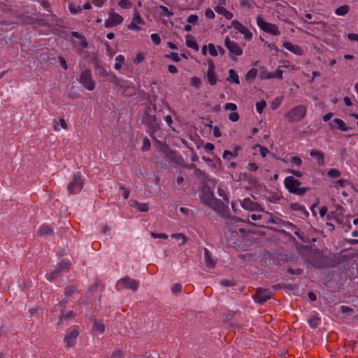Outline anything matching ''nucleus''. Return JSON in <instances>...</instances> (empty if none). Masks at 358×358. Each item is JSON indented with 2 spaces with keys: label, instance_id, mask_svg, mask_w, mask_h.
<instances>
[{
  "label": "nucleus",
  "instance_id": "f257e3e1",
  "mask_svg": "<svg viewBox=\"0 0 358 358\" xmlns=\"http://www.w3.org/2000/svg\"><path fill=\"white\" fill-rule=\"evenodd\" d=\"M216 182L214 179H209L207 184L202 189L201 201L215 211H220L223 208V203L214 196L213 189Z\"/></svg>",
  "mask_w": 358,
  "mask_h": 358
},
{
  "label": "nucleus",
  "instance_id": "f03ea898",
  "mask_svg": "<svg viewBox=\"0 0 358 358\" xmlns=\"http://www.w3.org/2000/svg\"><path fill=\"white\" fill-rule=\"evenodd\" d=\"M155 106H147L142 120L143 124L148 127V132L151 137L152 134L159 129V122L155 117Z\"/></svg>",
  "mask_w": 358,
  "mask_h": 358
},
{
  "label": "nucleus",
  "instance_id": "7ed1b4c3",
  "mask_svg": "<svg viewBox=\"0 0 358 358\" xmlns=\"http://www.w3.org/2000/svg\"><path fill=\"white\" fill-rule=\"evenodd\" d=\"M306 107L304 105H298L286 113L284 117L289 122H299L306 116Z\"/></svg>",
  "mask_w": 358,
  "mask_h": 358
},
{
  "label": "nucleus",
  "instance_id": "20e7f679",
  "mask_svg": "<svg viewBox=\"0 0 358 358\" xmlns=\"http://www.w3.org/2000/svg\"><path fill=\"white\" fill-rule=\"evenodd\" d=\"M285 187L290 193L296 195H303L307 190V188L300 187L301 182L293 176H287L284 180Z\"/></svg>",
  "mask_w": 358,
  "mask_h": 358
},
{
  "label": "nucleus",
  "instance_id": "39448f33",
  "mask_svg": "<svg viewBox=\"0 0 358 358\" xmlns=\"http://www.w3.org/2000/svg\"><path fill=\"white\" fill-rule=\"evenodd\" d=\"M79 80L82 85L89 91L95 88V82L92 78V72L89 69H85L80 73Z\"/></svg>",
  "mask_w": 358,
  "mask_h": 358
},
{
  "label": "nucleus",
  "instance_id": "423d86ee",
  "mask_svg": "<svg viewBox=\"0 0 358 358\" xmlns=\"http://www.w3.org/2000/svg\"><path fill=\"white\" fill-rule=\"evenodd\" d=\"M257 24L262 30L266 33L273 36L280 34V31L275 24L266 22L260 16H257Z\"/></svg>",
  "mask_w": 358,
  "mask_h": 358
},
{
  "label": "nucleus",
  "instance_id": "0eeeda50",
  "mask_svg": "<svg viewBox=\"0 0 358 358\" xmlns=\"http://www.w3.org/2000/svg\"><path fill=\"white\" fill-rule=\"evenodd\" d=\"M83 187V180L80 175L74 174L73 180L68 185V191L71 194L79 193Z\"/></svg>",
  "mask_w": 358,
  "mask_h": 358
},
{
  "label": "nucleus",
  "instance_id": "6e6552de",
  "mask_svg": "<svg viewBox=\"0 0 358 358\" xmlns=\"http://www.w3.org/2000/svg\"><path fill=\"white\" fill-rule=\"evenodd\" d=\"M116 287L117 289L122 287L128 288L136 292L138 287V282L130 278L129 276H125L117 281Z\"/></svg>",
  "mask_w": 358,
  "mask_h": 358
},
{
  "label": "nucleus",
  "instance_id": "1a4fd4ad",
  "mask_svg": "<svg viewBox=\"0 0 358 358\" xmlns=\"http://www.w3.org/2000/svg\"><path fill=\"white\" fill-rule=\"evenodd\" d=\"M123 20V17L114 11H111L108 14V17L105 20L104 26L106 28L115 27L121 24Z\"/></svg>",
  "mask_w": 358,
  "mask_h": 358
},
{
  "label": "nucleus",
  "instance_id": "9d476101",
  "mask_svg": "<svg viewBox=\"0 0 358 358\" xmlns=\"http://www.w3.org/2000/svg\"><path fill=\"white\" fill-rule=\"evenodd\" d=\"M241 206L243 208L250 211L263 212L264 209L261 206L252 201L250 198H245L240 201Z\"/></svg>",
  "mask_w": 358,
  "mask_h": 358
},
{
  "label": "nucleus",
  "instance_id": "9b49d317",
  "mask_svg": "<svg viewBox=\"0 0 358 358\" xmlns=\"http://www.w3.org/2000/svg\"><path fill=\"white\" fill-rule=\"evenodd\" d=\"M224 45L231 54L236 56L243 54L242 48L235 41L230 40L229 36H226L224 38Z\"/></svg>",
  "mask_w": 358,
  "mask_h": 358
},
{
  "label": "nucleus",
  "instance_id": "f8f14e48",
  "mask_svg": "<svg viewBox=\"0 0 358 358\" xmlns=\"http://www.w3.org/2000/svg\"><path fill=\"white\" fill-rule=\"evenodd\" d=\"M69 266H70V264L67 262H60L57 266V268L52 272H51L50 274H48L47 275V279L49 281L54 280L55 278H57L59 276V273L62 271H64L65 269L69 268Z\"/></svg>",
  "mask_w": 358,
  "mask_h": 358
},
{
  "label": "nucleus",
  "instance_id": "ddd939ff",
  "mask_svg": "<svg viewBox=\"0 0 358 358\" xmlns=\"http://www.w3.org/2000/svg\"><path fill=\"white\" fill-rule=\"evenodd\" d=\"M232 27L238 31L241 34L244 35L246 40H250L252 37V32L243 24L238 21L234 20L231 22Z\"/></svg>",
  "mask_w": 358,
  "mask_h": 358
},
{
  "label": "nucleus",
  "instance_id": "4468645a",
  "mask_svg": "<svg viewBox=\"0 0 358 358\" xmlns=\"http://www.w3.org/2000/svg\"><path fill=\"white\" fill-rule=\"evenodd\" d=\"M142 23L143 20L141 17L139 13L136 10L131 23L127 26V29L129 30L140 31L141 28L139 24Z\"/></svg>",
  "mask_w": 358,
  "mask_h": 358
},
{
  "label": "nucleus",
  "instance_id": "2eb2a0df",
  "mask_svg": "<svg viewBox=\"0 0 358 358\" xmlns=\"http://www.w3.org/2000/svg\"><path fill=\"white\" fill-rule=\"evenodd\" d=\"M329 126L331 129H338L342 131H348L350 129V127L340 118H334L332 122L329 124Z\"/></svg>",
  "mask_w": 358,
  "mask_h": 358
},
{
  "label": "nucleus",
  "instance_id": "dca6fc26",
  "mask_svg": "<svg viewBox=\"0 0 358 358\" xmlns=\"http://www.w3.org/2000/svg\"><path fill=\"white\" fill-rule=\"evenodd\" d=\"M215 67L213 62L208 63V69L207 71V78L210 85H215L217 83V78L215 71Z\"/></svg>",
  "mask_w": 358,
  "mask_h": 358
},
{
  "label": "nucleus",
  "instance_id": "f3484780",
  "mask_svg": "<svg viewBox=\"0 0 358 358\" xmlns=\"http://www.w3.org/2000/svg\"><path fill=\"white\" fill-rule=\"evenodd\" d=\"M253 298L256 302L263 303L271 298V294L267 289H257Z\"/></svg>",
  "mask_w": 358,
  "mask_h": 358
},
{
  "label": "nucleus",
  "instance_id": "a211bd4d",
  "mask_svg": "<svg viewBox=\"0 0 358 358\" xmlns=\"http://www.w3.org/2000/svg\"><path fill=\"white\" fill-rule=\"evenodd\" d=\"M282 47L296 55L301 56L303 54V49L296 44H293L290 42L285 41L283 43Z\"/></svg>",
  "mask_w": 358,
  "mask_h": 358
},
{
  "label": "nucleus",
  "instance_id": "6ab92c4d",
  "mask_svg": "<svg viewBox=\"0 0 358 358\" xmlns=\"http://www.w3.org/2000/svg\"><path fill=\"white\" fill-rule=\"evenodd\" d=\"M78 291L74 286H67L64 289V299H62L59 304L64 306L69 302V299L73 294H78Z\"/></svg>",
  "mask_w": 358,
  "mask_h": 358
},
{
  "label": "nucleus",
  "instance_id": "aec40b11",
  "mask_svg": "<svg viewBox=\"0 0 358 358\" xmlns=\"http://www.w3.org/2000/svg\"><path fill=\"white\" fill-rule=\"evenodd\" d=\"M310 155L316 159L319 166L324 165V155L321 150H312L310 152Z\"/></svg>",
  "mask_w": 358,
  "mask_h": 358
},
{
  "label": "nucleus",
  "instance_id": "412c9836",
  "mask_svg": "<svg viewBox=\"0 0 358 358\" xmlns=\"http://www.w3.org/2000/svg\"><path fill=\"white\" fill-rule=\"evenodd\" d=\"M78 330L77 329H74L65 336L64 342L68 346H71L73 345V341L78 337Z\"/></svg>",
  "mask_w": 358,
  "mask_h": 358
},
{
  "label": "nucleus",
  "instance_id": "4be33fe9",
  "mask_svg": "<svg viewBox=\"0 0 358 358\" xmlns=\"http://www.w3.org/2000/svg\"><path fill=\"white\" fill-rule=\"evenodd\" d=\"M185 43L188 48H190L196 51L199 50V45L194 38V36H192L190 34H187L185 37Z\"/></svg>",
  "mask_w": 358,
  "mask_h": 358
},
{
  "label": "nucleus",
  "instance_id": "5701e85b",
  "mask_svg": "<svg viewBox=\"0 0 358 358\" xmlns=\"http://www.w3.org/2000/svg\"><path fill=\"white\" fill-rule=\"evenodd\" d=\"M53 127L55 131H59L60 127L66 130L68 129V125L64 118H59L57 120H53Z\"/></svg>",
  "mask_w": 358,
  "mask_h": 358
},
{
  "label": "nucleus",
  "instance_id": "b1692460",
  "mask_svg": "<svg viewBox=\"0 0 358 358\" xmlns=\"http://www.w3.org/2000/svg\"><path fill=\"white\" fill-rule=\"evenodd\" d=\"M205 263L208 268H213L215 266V261L212 258L210 252L208 249H204Z\"/></svg>",
  "mask_w": 358,
  "mask_h": 358
},
{
  "label": "nucleus",
  "instance_id": "393cba45",
  "mask_svg": "<svg viewBox=\"0 0 358 358\" xmlns=\"http://www.w3.org/2000/svg\"><path fill=\"white\" fill-rule=\"evenodd\" d=\"M215 10L218 14L224 16L227 20L233 18V13L226 10L223 6H217Z\"/></svg>",
  "mask_w": 358,
  "mask_h": 358
},
{
  "label": "nucleus",
  "instance_id": "a878e982",
  "mask_svg": "<svg viewBox=\"0 0 358 358\" xmlns=\"http://www.w3.org/2000/svg\"><path fill=\"white\" fill-rule=\"evenodd\" d=\"M92 329L97 334H103L105 331V326L102 322H99L96 320H94Z\"/></svg>",
  "mask_w": 358,
  "mask_h": 358
},
{
  "label": "nucleus",
  "instance_id": "bb28decb",
  "mask_svg": "<svg viewBox=\"0 0 358 358\" xmlns=\"http://www.w3.org/2000/svg\"><path fill=\"white\" fill-rule=\"evenodd\" d=\"M240 147H237L235 148L234 152H231L229 150H224L222 155V157L224 159L229 160L232 157H236L238 156V151L240 150Z\"/></svg>",
  "mask_w": 358,
  "mask_h": 358
},
{
  "label": "nucleus",
  "instance_id": "cd10ccee",
  "mask_svg": "<svg viewBox=\"0 0 358 358\" xmlns=\"http://www.w3.org/2000/svg\"><path fill=\"white\" fill-rule=\"evenodd\" d=\"M52 234V229L48 226H42L38 231V234L41 236L48 237L51 236Z\"/></svg>",
  "mask_w": 358,
  "mask_h": 358
},
{
  "label": "nucleus",
  "instance_id": "c85d7f7f",
  "mask_svg": "<svg viewBox=\"0 0 358 358\" xmlns=\"http://www.w3.org/2000/svg\"><path fill=\"white\" fill-rule=\"evenodd\" d=\"M115 69L116 71H120L122 66L124 65L125 59L124 57L122 55H117L115 59Z\"/></svg>",
  "mask_w": 358,
  "mask_h": 358
},
{
  "label": "nucleus",
  "instance_id": "c756f323",
  "mask_svg": "<svg viewBox=\"0 0 358 358\" xmlns=\"http://www.w3.org/2000/svg\"><path fill=\"white\" fill-rule=\"evenodd\" d=\"M350 10V6L348 5H343L337 8L335 10V13L338 16L345 15Z\"/></svg>",
  "mask_w": 358,
  "mask_h": 358
},
{
  "label": "nucleus",
  "instance_id": "7c9ffc66",
  "mask_svg": "<svg viewBox=\"0 0 358 358\" xmlns=\"http://www.w3.org/2000/svg\"><path fill=\"white\" fill-rule=\"evenodd\" d=\"M229 77L227 78V80L231 83H234L236 84H239V78L238 74L235 72L234 70L230 69L229 71Z\"/></svg>",
  "mask_w": 358,
  "mask_h": 358
},
{
  "label": "nucleus",
  "instance_id": "2f4dec72",
  "mask_svg": "<svg viewBox=\"0 0 358 358\" xmlns=\"http://www.w3.org/2000/svg\"><path fill=\"white\" fill-rule=\"evenodd\" d=\"M282 77V71L280 70V69H278L274 72L268 73L265 76V78L266 79H271V78L281 79Z\"/></svg>",
  "mask_w": 358,
  "mask_h": 358
},
{
  "label": "nucleus",
  "instance_id": "473e14b6",
  "mask_svg": "<svg viewBox=\"0 0 358 358\" xmlns=\"http://www.w3.org/2000/svg\"><path fill=\"white\" fill-rule=\"evenodd\" d=\"M134 207L139 212H148L149 210L148 205L146 203H139L138 201H135L134 203Z\"/></svg>",
  "mask_w": 358,
  "mask_h": 358
},
{
  "label": "nucleus",
  "instance_id": "72a5a7b5",
  "mask_svg": "<svg viewBox=\"0 0 358 358\" xmlns=\"http://www.w3.org/2000/svg\"><path fill=\"white\" fill-rule=\"evenodd\" d=\"M218 195L223 199L224 201H228V192L224 185H220L217 189Z\"/></svg>",
  "mask_w": 358,
  "mask_h": 358
},
{
  "label": "nucleus",
  "instance_id": "f704fd0d",
  "mask_svg": "<svg viewBox=\"0 0 358 358\" xmlns=\"http://www.w3.org/2000/svg\"><path fill=\"white\" fill-rule=\"evenodd\" d=\"M171 236L178 241H182V243L180 245H184L186 243V241H187V238L183 234H180V233L173 234H171Z\"/></svg>",
  "mask_w": 358,
  "mask_h": 358
},
{
  "label": "nucleus",
  "instance_id": "c9c22d12",
  "mask_svg": "<svg viewBox=\"0 0 358 358\" xmlns=\"http://www.w3.org/2000/svg\"><path fill=\"white\" fill-rule=\"evenodd\" d=\"M255 149H258L261 156L262 157H266L267 155L270 152L269 150L264 146L257 145L255 148Z\"/></svg>",
  "mask_w": 358,
  "mask_h": 358
},
{
  "label": "nucleus",
  "instance_id": "e433bc0d",
  "mask_svg": "<svg viewBox=\"0 0 358 358\" xmlns=\"http://www.w3.org/2000/svg\"><path fill=\"white\" fill-rule=\"evenodd\" d=\"M320 324V318L317 317H313L308 320V324L313 329L316 328Z\"/></svg>",
  "mask_w": 358,
  "mask_h": 358
},
{
  "label": "nucleus",
  "instance_id": "4c0bfd02",
  "mask_svg": "<svg viewBox=\"0 0 358 358\" xmlns=\"http://www.w3.org/2000/svg\"><path fill=\"white\" fill-rule=\"evenodd\" d=\"M341 174L340 171L336 169H330L327 172L328 176L332 178H338Z\"/></svg>",
  "mask_w": 358,
  "mask_h": 358
},
{
  "label": "nucleus",
  "instance_id": "58836bf2",
  "mask_svg": "<svg viewBox=\"0 0 358 358\" xmlns=\"http://www.w3.org/2000/svg\"><path fill=\"white\" fill-rule=\"evenodd\" d=\"M266 106V103L264 100L261 101L259 102H257L256 103V110H257V113L261 114Z\"/></svg>",
  "mask_w": 358,
  "mask_h": 358
},
{
  "label": "nucleus",
  "instance_id": "ea45409f",
  "mask_svg": "<svg viewBox=\"0 0 358 358\" xmlns=\"http://www.w3.org/2000/svg\"><path fill=\"white\" fill-rule=\"evenodd\" d=\"M69 9L72 14H77L82 10V7H80V6L70 4L69 6Z\"/></svg>",
  "mask_w": 358,
  "mask_h": 358
},
{
  "label": "nucleus",
  "instance_id": "a19ab883",
  "mask_svg": "<svg viewBox=\"0 0 358 358\" xmlns=\"http://www.w3.org/2000/svg\"><path fill=\"white\" fill-rule=\"evenodd\" d=\"M282 196L279 194H274L268 197V200L272 203H277L282 199Z\"/></svg>",
  "mask_w": 358,
  "mask_h": 358
},
{
  "label": "nucleus",
  "instance_id": "79ce46f5",
  "mask_svg": "<svg viewBox=\"0 0 358 358\" xmlns=\"http://www.w3.org/2000/svg\"><path fill=\"white\" fill-rule=\"evenodd\" d=\"M190 84L195 87H199L201 84V80L198 77H192L190 80Z\"/></svg>",
  "mask_w": 358,
  "mask_h": 358
},
{
  "label": "nucleus",
  "instance_id": "37998d69",
  "mask_svg": "<svg viewBox=\"0 0 358 358\" xmlns=\"http://www.w3.org/2000/svg\"><path fill=\"white\" fill-rule=\"evenodd\" d=\"M119 6L124 9L129 8L131 6V3L129 0H121L118 3Z\"/></svg>",
  "mask_w": 358,
  "mask_h": 358
},
{
  "label": "nucleus",
  "instance_id": "c03bdc74",
  "mask_svg": "<svg viewBox=\"0 0 358 358\" xmlns=\"http://www.w3.org/2000/svg\"><path fill=\"white\" fill-rule=\"evenodd\" d=\"M150 142L149 141V139L148 138H143V146H142V151H147L148 150H150Z\"/></svg>",
  "mask_w": 358,
  "mask_h": 358
},
{
  "label": "nucleus",
  "instance_id": "a18cd8bd",
  "mask_svg": "<svg viewBox=\"0 0 358 358\" xmlns=\"http://www.w3.org/2000/svg\"><path fill=\"white\" fill-rule=\"evenodd\" d=\"M208 48L209 53L213 57H216L217 55V51L215 47V45L213 43H209L208 45Z\"/></svg>",
  "mask_w": 358,
  "mask_h": 358
},
{
  "label": "nucleus",
  "instance_id": "49530a36",
  "mask_svg": "<svg viewBox=\"0 0 358 358\" xmlns=\"http://www.w3.org/2000/svg\"><path fill=\"white\" fill-rule=\"evenodd\" d=\"M241 6L250 8L252 6L253 2L252 0H239Z\"/></svg>",
  "mask_w": 358,
  "mask_h": 358
},
{
  "label": "nucleus",
  "instance_id": "de8ad7c7",
  "mask_svg": "<svg viewBox=\"0 0 358 358\" xmlns=\"http://www.w3.org/2000/svg\"><path fill=\"white\" fill-rule=\"evenodd\" d=\"M290 162L292 164L297 166H299L301 165L302 164V160L300 157H296V156H294V157H292L291 159H290Z\"/></svg>",
  "mask_w": 358,
  "mask_h": 358
},
{
  "label": "nucleus",
  "instance_id": "09e8293b",
  "mask_svg": "<svg viewBox=\"0 0 358 358\" xmlns=\"http://www.w3.org/2000/svg\"><path fill=\"white\" fill-rule=\"evenodd\" d=\"M181 289L182 285L179 283L174 284L171 287V292L175 294L180 292Z\"/></svg>",
  "mask_w": 358,
  "mask_h": 358
},
{
  "label": "nucleus",
  "instance_id": "8fccbe9b",
  "mask_svg": "<svg viewBox=\"0 0 358 358\" xmlns=\"http://www.w3.org/2000/svg\"><path fill=\"white\" fill-rule=\"evenodd\" d=\"M150 235L154 238H163V239H167L168 238V235H166V234H163V233H162V234H157V233H155V232H151Z\"/></svg>",
  "mask_w": 358,
  "mask_h": 358
},
{
  "label": "nucleus",
  "instance_id": "3c124183",
  "mask_svg": "<svg viewBox=\"0 0 358 358\" xmlns=\"http://www.w3.org/2000/svg\"><path fill=\"white\" fill-rule=\"evenodd\" d=\"M151 37V39H152V41L155 44V45H159L161 43V38L159 37V36L157 34H151L150 36Z\"/></svg>",
  "mask_w": 358,
  "mask_h": 358
},
{
  "label": "nucleus",
  "instance_id": "603ef678",
  "mask_svg": "<svg viewBox=\"0 0 358 358\" xmlns=\"http://www.w3.org/2000/svg\"><path fill=\"white\" fill-rule=\"evenodd\" d=\"M198 20V16L194 14H192L188 16L187 17V22L189 24H195Z\"/></svg>",
  "mask_w": 358,
  "mask_h": 358
},
{
  "label": "nucleus",
  "instance_id": "864d4df0",
  "mask_svg": "<svg viewBox=\"0 0 358 358\" xmlns=\"http://www.w3.org/2000/svg\"><path fill=\"white\" fill-rule=\"evenodd\" d=\"M224 108L234 112L237 109V106L234 103H227L224 106Z\"/></svg>",
  "mask_w": 358,
  "mask_h": 358
},
{
  "label": "nucleus",
  "instance_id": "5fc2aeb1",
  "mask_svg": "<svg viewBox=\"0 0 358 358\" xmlns=\"http://www.w3.org/2000/svg\"><path fill=\"white\" fill-rule=\"evenodd\" d=\"M123 352L120 350H117L112 354L110 358H123Z\"/></svg>",
  "mask_w": 358,
  "mask_h": 358
},
{
  "label": "nucleus",
  "instance_id": "6e6d98bb",
  "mask_svg": "<svg viewBox=\"0 0 358 358\" xmlns=\"http://www.w3.org/2000/svg\"><path fill=\"white\" fill-rule=\"evenodd\" d=\"M257 71L255 69H250L246 75V78H255L257 76Z\"/></svg>",
  "mask_w": 358,
  "mask_h": 358
},
{
  "label": "nucleus",
  "instance_id": "4d7b16f0",
  "mask_svg": "<svg viewBox=\"0 0 358 358\" xmlns=\"http://www.w3.org/2000/svg\"><path fill=\"white\" fill-rule=\"evenodd\" d=\"M229 119L232 122H236L239 119V115L236 112H233L229 114Z\"/></svg>",
  "mask_w": 358,
  "mask_h": 358
},
{
  "label": "nucleus",
  "instance_id": "13d9d810",
  "mask_svg": "<svg viewBox=\"0 0 358 358\" xmlns=\"http://www.w3.org/2000/svg\"><path fill=\"white\" fill-rule=\"evenodd\" d=\"M144 59V56L140 52V53H138L135 57V59H134V63L135 64H139L141 62H142Z\"/></svg>",
  "mask_w": 358,
  "mask_h": 358
},
{
  "label": "nucleus",
  "instance_id": "bf43d9fd",
  "mask_svg": "<svg viewBox=\"0 0 358 358\" xmlns=\"http://www.w3.org/2000/svg\"><path fill=\"white\" fill-rule=\"evenodd\" d=\"M76 315V313H74L73 311H70L68 313H66V315H62L60 317L59 322L62 321L63 318L69 319V318H71V317H74Z\"/></svg>",
  "mask_w": 358,
  "mask_h": 358
},
{
  "label": "nucleus",
  "instance_id": "052dcab7",
  "mask_svg": "<svg viewBox=\"0 0 358 358\" xmlns=\"http://www.w3.org/2000/svg\"><path fill=\"white\" fill-rule=\"evenodd\" d=\"M287 271L292 275H300L302 273L303 270L301 268L293 269L290 268L287 270Z\"/></svg>",
  "mask_w": 358,
  "mask_h": 358
},
{
  "label": "nucleus",
  "instance_id": "680f3d73",
  "mask_svg": "<svg viewBox=\"0 0 358 358\" xmlns=\"http://www.w3.org/2000/svg\"><path fill=\"white\" fill-rule=\"evenodd\" d=\"M205 15L209 19H213L215 17V13L210 8H208L205 11Z\"/></svg>",
  "mask_w": 358,
  "mask_h": 358
},
{
  "label": "nucleus",
  "instance_id": "e2e57ef3",
  "mask_svg": "<svg viewBox=\"0 0 358 358\" xmlns=\"http://www.w3.org/2000/svg\"><path fill=\"white\" fill-rule=\"evenodd\" d=\"M165 121H166V122L167 125H168L170 128H171V129H172L173 131H175V129L172 127L173 120H172V117H171V115H166V116L165 117Z\"/></svg>",
  "mask_w": 358,
  "mask_h": 358
},
{
  "label": "nucleus",
  "instance_id": "0e129e2a",
  "mask_svg": "<svg viewBox=\"0 0 358 358\" xmlns=\"http://www.w3.org/2000/svg\"><path fill=\"white\" fill-rule=\"evenodd\" d=\"M348 38L351 41L358 42V34L355 33H350L348 34Z\"/></svg>",
  "mask_w": 358,
  "mask_h": 358
},
{
  "label": "nucleus",
  "instance_id": "69168bd1",
  "mask_svg": "<svg viewBox=\"0 0 358 358\" xmlns=\"http://www.w3.org/2000/svg\"><path fill=\"white\" fill-rule=\"evenodd\" d=\"M250 171H256L258 169V165L256 163L250 162L248 164Z\"/></svg>",
  "mask_w": 358,
  "mask_h": 358
},
{
  "label": "nucleus",
  "instance_id": "338daca9",
  "mask_svg": "<svg viewBox=\"0 0 358 358\" xmlns=\"http://www.w3.org/2000/svg\"><path fill=\"white\" fill-rule=\"evenodd\" d=\"M168 70L171 73H176L178 72L177 67L172 64L168 66Z\"/></svg>",
  "mask_w": 358,
  "mask_h": 358
},
{
  "label": "nucleus",
  "instance_id": "774afa93",
  "mask_svg": "<svg viewBox=\"0 0 358 358\" xmlns=\"http://www.w3.org/2000/svg\"><path fill=\"white\" fill-rule=\"evenodd\" d=\"M327 210H328V208L327 206H322L320 210V212H319V214L320 215V217H324L326 213H327Z\"/></svg>",
  "mask_w": 358,
  "mask_h": 358
}]
</instances>
